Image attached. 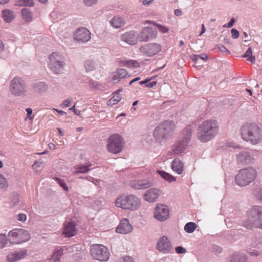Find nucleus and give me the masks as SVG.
<instances>
[{
    "mask_svg": "<svg viewBox=\"0 0 262 262\" xmlns=\"http://www.w3.org/2000/svg\"><path fill=\"white\" fill-rule=\"evenodd\" d=\"M8 241L9 238H7L5 234H0V246L2 248H3L6 246Z\"/></svg>",
    "mask_w": 262,
    "mask_h": 262,
    "instance_id": "41",
    "label": "nucleus"
},
{
    "mask_svg": "<svg viewBox=\"0 0 262 262\" xmlns=\"http://www.w3.org/2000/svg\"><path fill=\"white\" fill-rule=\"evenodd\" d=\"M228 259L229 262H247V257L245 254L235 252L231 254Z\"/></svg>",
    "mask_w": 262,
    "mask_h": 262,
    "instance_id": "26",
    "label": "nucleus"
},
{
    "mask_svg": "<svg viewBox=\"0 0 262 262\" xmlns=\"http://www.w3.org/2000/svg\"><path fill=\"white\" fill-rule=\"evenodd\" d=\"M90 252L94 259L100 261H106L110 256L108 249L101 244H94L91 246Z\"/></svg>",
    "mask_w": 262,
    "mask_h": 262,
    "instance_id": "8",
    "label": "nucleus"
},
{
    "mask_svg": "<svg viewBox=\"0 0 262 262\" xmlns=\"http://www.w3.org/2000/svg\"><path fill=\"white\" fill-rule=\"evenodd\" d=\"M9 242L12 245L20 244L30 239L29 232L23 229L16 228L8 233Z\"/></svg>",
    "mask_w": 262,
    "mask_h": 262,
    "instance_id": "6",
    "label": "nucleus"
},
{
    "mask_svg": "<svg viewBox=\"0 0 262 262\" xmlns=\"http://www.w3.org/2000/svg\"><path fill=\"white\" fill-rule=\"evenodd\" d=\"M130 185L135 189H144L151 186L152 183L146 180H139L132 181Z\"/></svg>",
    "mask_w": 262,
    "mask_h": 262,
    "instance_id": "21",
    "label": "nucleus"
},
{
    "mask_svg": "<svg viewBox=\"0 0 262 262\" xmlns=\"http://www.w3.org/2000/svg\"><path fill=\"white\" fill-rule=\"evenodd\" d=\"M55 180L56 182L65 191L68 190V187L66 185L63 180L60 179L58 178H56Z\"/></svg>",
    "mask_w": 262,
    "mask_h": 262,
    "instance_id": "42",
    "label": "nucleus"
},
{
    "mask_svg": "<svg viewBox=\"0 0 262 262\" xmlns=\"http://www.w3.org/2000/svg\"><path fill=\"white\" fill-rule=\"evenodd\" d=\"M75 225L74 221H70L65 224L62 233L66 237H70L76 234Z\"/></svg>",
    "mask_w": 262,
    "mask_h": 262,
    "instance_id": "23",
    "label": "nucleus"
},
{
    "mask_svg": "<svg viewBox=\"0 0 262 262\" xmlns=\"http://www.w3.org/2000/svg\"><path fill=\"white\" fill-rule=\"evenodd\" d=\"M188 145V144L179 139L171 146V151L168 152V155L170 156L179 155L184 152Z\"/></svg>",
    "mask_w": 262,
    "mask_h": 262,
    "instance_id": "16",
    "label": "nucleus"
},
{
    "mask_svg": "<svg viewBox=\"0 0 262 262\" xmlns=\"http://www.w3.org/2000/svg\"><path fill=\"white\" fill-rule=\"evenodd\" d=\"M133 230L132 226L129 224L127 219H124L120 222L119 225L116 228L117 233L126 234L130 232Z\"/></svg>",
    "mask_w": 262,
    "mask_h": 262,
    "instance_id": "20",
    "label": "nucleus"
},
{
    "mask_svg": "<svg viewBox=\"0 0 262 262\" xmlns=\"http://www.w3.org/2000/svg\"><path fill=\"white\" fill-rule=\"evenodd\" d=\"M64 64V59L62 55L57 52L52 53L50 56L49 66L54 73L58 74L61 72Z\"/></svg>",
    "mask_w": 262,
    "mask_h": 262,
    "instance_id": "9",
    "label": "nucleus"
},
{
    "mask_svg": "<svg viewBox=\"0 0 262 262\" xmlns=\"http://www.w3.org/2000/svg\"><path fill=\"white\" fill-rule=\"evenodd\" d=\"M156 81H152L149 83H147L146 85V86L149 88H151L155 86L156 84Z\"/></svg>",
    "mask_w": 262,
    "mask_h": 262,
    "instance_id": "61",
    "label": "nucleus"
},
{
    "mask_svg": "<svg viewBox=\"0 0 262 262\" xmlns=\"http://www.w3.org/2000/svg\"><path fill=\"white\" fill-rule=\"evenodd\" d=\"M169 211L167 206L164 204H158L155 208L154 217L160 222H163L169 217Z\"/></svg>",
    "mask_w": 262,
    "mask_h": 262,
    "instance_id": "15",
    "label": "nucleus"
},
{
    "mask_svg": "<svg viewBox=\"0 0 262 262\" xmlns=\"http://www.w3.org/2000/svg\"><path fill=\"white\" fill-rule=\"evenodd\" d=\"M243 226L247 229L253 227L262 229V207L253 206L249 212L248 218L243 221Z\"/></svg>",
    "mask_w": 262,
    "mask_h": 262,
    "instance_id": "3",
    "label": "nucleus"
},
{
    "mask_svg": "<svg viewBox=\"0 0 262 262\" xmlns=\"http://www.w3.org/2000/svg\"><path fill=\"white\" fill-rule=\"evenodd\" d=\"M139 41L141 42H148L155 39L157 36V31L156 29L145 27L138 34Z\"/></svg>",
    "mask_w": 262,
    "mask_h": 262,
    "instance_id": "13",
    "label": "nucleus"
},
{
    "mask_svg": "<svg viewBox=\"0 0 262 262\" xmlns=\"http://www.w3.org/2000/svg\"><path fill=\"white\" fill-rule=\"evenodd\" d=\"M197 225L195 223L189 222L184 226L185 231L189 233H192L196 228Z\"/></svg>",
    "mask_w": 262,
    "mask_h": 262,
    "instance_id": "38",
    "label": "nucleus"
},
{
    "mask_svg": "<svg viewBox=\"0 0 262 262\" xmlns=\"http://www.w3.org/2000/svg\"><path fill=\"white\" fill-rule=\"evenodd\" d=\"M255 195L256 198L262 201V188H258L255 191Z\"/></svg>",
    "mask_w": 262,
    "mask_h": 262,
    "instance_id": "50",
    "label": "nucleus"
},
{
    "mask_svg": "<svg viewBox=\"0 0 262 262\" xmlns=\"http://www.w3.org/2000/svg\"><path fill=\"white\" fill-rule=\"evenodd\" d=\"M231 32L232 37L233 38L235 39V38H237L238 37L239 32L237 30H236L235 29H234V28L232 29Z\"/></svg>",
    "mask_w": 262,
    "mask_h": 262,
    "instance_id": "53",
    "label": "nucleus"
},
{
    "mask_svg": "<svg viewBox=\"0 0 262 262\" xmlns=\"http://www.w3.org/2000/svg\"><path fill=\"white\" fill-rule=\"evenodd\" d=\"M124 262H135V261L132 257L126 256L124 257Z\"/></svg>",
    "mask_w": 262,
    "mask_h": 262,
    "instance_id": "58",
    "label": "nucleus"
},
{
    "mask_svg": "<svg viewBox=\"0 0 262 262\" xmlns=\"http://www.w3.org/2000/svg\"><path fill=\"white\" fill-rule=\"evenodd\" d=\"M12 202L14 204H16L19 202V199L18 198L17 194H15L13 196V199H12Z\"/></svg>",
    "mask_w": 262,
    "mask_h": 262,
    "instance_id": "62",
    "label": "nucleus"
},
{
    "mask_svg": "<svg viewBox=\"0 0 262 262\" xmlns=\"http://www.w3.org/2000/svg\"><path fill=\"white\" fill-rule=\"evenodd\" d=\"M121 40L129 45H135L139 40L138 35L134 30L126 32L120 36Z\"/></svg>",
    "mask_w": 262,
    "mask_h": 262,
    "instance_id": "18",
    "label": "nucleus"
},
{
    "mask_svg": "<svg viewBox=\"0 0 262 262\" xmlns=\"http://www.w3.org/2000/svg\"><path fill=\"white\" fill-rule=\"evenodd\" d=\"M175 250L176 252L178 254L185 253L186 252V249L181 246L177 247L175 249Z\"/></svg>",
    "mask_w": 262,
    "mask_h": 262,
    "instance_id": "52",
    "label": "nucleus"
},
{
    "mask_svg": "<svg viewBox=\"0 0 262 262\" xmlns=\"http://www.w3.org/2000/svg\"><path fill=\"white\" fill-rule=\"evenodd\" d=\"M10 89L12 93L16 96L25 95L26 92L25 82L18 77H15L12 80Z\"/></svg>",
    "mask_w": 262,
    "mask_h": 262,
    "instance_id": "12",
    "label": "nucleus"
},
{
    "mask_svg": "<svg viewBox=\"0 0 262 262\" xmlns=\"http://www.w3.org/2000/svg\"><path fill=\"white\" fill-rule=\"evenodd\" d=\"M222 248L216 245L212 246V251L216 254H220L222 252Z\"/></svg>",
    "mask_w": 262,
    "mask_h": 262,
    "instance_id": "46",
    "label": "nucleus"
},
{
    "mask_svg": "<svg viewBox=\"0 0 262 262\" xmlns=\"http://www.w3.org/2000/svg\"><path fill=\"white\" fill-rule=\"evenodd\" d=\"M75 104H74L72 107H70L69 108V110L70 111H73V112L74 113V114L77 115V116H79L80 115V111H78L77 110H76L75 108Z\"/></svg>",
    "mask_w": 262,
    "mask_h": 262,
    "instance_id": "56",
    "label": "nucleus"
},
{
    "mask_svg": "<svg viewBox=\"0 0 262 262\" xmlns=\"http://www.w3.org/2000/svg\"><path fill=\"white\" fill-rule=\"evenodd\" d=\"M156 249L163 254L170 253L173 250L171 244L166 236L160 238L156 245Z\"/></svg>",
    "mask_w": 262,
    "mask_h": 262,
    "instance_id": "14",
    "label": "nucleus"
},
{
    "mask_svg": "<svg viewBox=\"0 0 262 262\" xmlns=\"http://www.w3.org/2000/svg\"><path fill=\"white\" fill-rule=\"evenodd\" d=\"M122 63H124V65L127 66L128 67H135L136 64L137 63V62L136 60H124L122 61Z\"/></svg>",
    "mask_w": 262,
    "mask_h": 262,
    "instance_id": "45",
    "label": "nucleus"
},
{
    "mask_svg": "<svg viewBox=\"0 0 262 262\" xmlns=\"http://www.w3.org/2000/svg\"><path fill=\"white\" fill-rule=\"evenodd\" d=\"M113 97L107 101V104L108 106H113L118 103L121 99V95L117 93H113Z\"/></svg>",
    "mask_w": 262,
    "mask_h": 262,
    "instance_id": "33",
    "label": "nucleus"
},
{
    "mask_svg": "<svg viewBox=\"0 0 262 262\" xmlns=\"http://www.w3.org/2000/svg\"><path fill=\"white\" fill-rule=\"evenodd\" d=\"M69 247L66 246L56 248L52 255L53 260L55 262L59 261L60 257L63 255V252L69 250Z\"/></svg>",
    "mask_w": 262,
    "mask_h": 262,
    "instance_id": "30",
    "label": "nucleus"
},
{
    "mask_svg": "<svg viewBox=\"0 0 262 262\" xmlns=\"http://www.w3.org/2000/svg\"><path fill=\"white\" fill-rule=\"evenodd\" d=\"M217 47L222 52L229 53L228 50L222 45H219L217 46Z\"/></svg>",
    "mask_w": 262,
    "mask_h": 262,
    "instance_id": "54",
    "label": "nucleus"
},
{
    "mask_svg": "<svg viewBox=\"0 0 262 262\" xmlns=\"http://www.w3.org/2000/svg\"><path fill=\"white\" fill-rule=\"evenodd\" d=\"M115 205L123 209L135 210L140 205V200L133 194H122L119 196L115 201Z\"/></svg>",
    "mask_w": 262,
    "mask_h": 262,
    "instance_id": "4",
    "label": "nucleus"
},
{
    "mask_svg": "<svg viewBox=\"0 0 262 262\" xmlns=\"http://www.w3.org/2000/svg\"><path fill=\"white\" fill-rule=\"evenodd\" d=\"M18 5L20 6L31 7L34 5L33 0H19Z\"/></svg>",
    "mask_w": 262,
    "mask_h": 262,
    "instance_id": "40",
    "label": "nucleus"
},
{
    "mask_svg": "<svg viewBox=\"0 0 262 262\" xmlns=\"http://www.w3.org/2000/svg\"><path fill=\"white\" fill-rule=\"evenodd\" d=\"M157 173L159 174V175L165 180L169 182H171L173 181H176V178L172 175L170 174L169 173L160 170H157Z\"/></svg>",
    "mask_w": 262,
    "mask_h": 262,
    "instance_id": "32",
    "label": "nucleus"
},
{
    "mask_svg": "<svg viewBox=\"0 0 262 262\" xmlns=\"http://www.w3.org/2000/svg\"><path fill=\"white\" fill-rule=\"evenodd\" d=\"M234 23L235 19L233 18L231 19L228 24L224 25V27L231 28L233 26Z\"/></svg>",
    "mask_w": 262,
    "mask_h": 262,
    "instance_id": "55",
    "label": "nucleus"
},
{
    "mask_svg": "<svg viewBox=\"0 0 262 262\" xmlns=\"http://www.w3.org/2000/svg\"><path fill=\"white\" fill-rule=\"evenodd\" d=\"M190 57L191 59L195 62H196L199 59V56L195 54L191 55Z\"/></svg>",
    "mask_w": 262,
    "mask_h": 262,
    "instance_id": "60",
    "label": "nucleus"
},
{
    "mask_svg": "<svg viewBox=\"0 0 262 262\" xmlns=\"http://www.w3.org/2000/svg\"><path fill=\"white\" fill-rule=\"evenodd\" d=\"M98 0H83L84 4L87 7H91L96 5Z\"/></svg>",
    "mask_w": 262,
    "mask_h": 262,
    "instance_id": "47",
    "label": "nucleus"
},
{
    "mask_svg": "<svg viewBox=\"0 0 262 262\" xmlns=\"http://www.w3.org/2000/svg\"><path fill=\"white\" fill-rule=\"evenodd\" d=\"M72 101V98H69L63 101V102L61 104V107H69L71 105V102Z\"/></svg>",
    "mask_w": 262,
    "mask_h": 262,
    "instance_id": "48",
    "label": "nucleus"
},
{
    "mask_svg": "<svg viewBox=\"0 0 262 262\" xmlns=\"http://www.w3.org/2000/svg\"><path fill=\"white\" fill-rule=\"evenodd\" d=\"M92 164H89L85 166H78L75 168L77 169L75 172V173H84L87 172L90 170Z\"/></svg>",
    "mask_w": 262,
    "mask_h": 262,
    "instance_id": "37",
    "label": "nucleus"
},
{
    "mask_svg": "<svg viewBox=\"0 0 262 262\" xmlns=\"http://www.w3.org/2000/svg\"><path fill=\"white\" fill-rule=\"evenodd\" d=\"M16 219L19 221L24 222L27 219V216L25 214L20 213L17 215Z\"/></svg>",
    "mask_w": 262,
    "mask_h": 262,
    "instance_id": "51",
    "label": "nucleus"
},
{
    "mask_svg": "<svg viewBox=\"0 0 262 262\" xmlns=\"http://www.w3.org/2000/svg\"><path fill=\"white\" fill-rule=\"evenodd\" d=\"M91 32L84 27L78 29L74 34V39L78 42H86L91 39Z\"/></svg>",
    "mask_w": 262,
    "mask_h": 262,
    "instance_id": "17",
    "label": "nucleus"
},
{
    "mask_svg": "<svg viewBox=\"0 0 262 262\" xmlns=\"http://www.w3.org/2000/svg\"><path fill=\"white\" fill-rule=\"evenodd\" d=\"M243 57H248L247 60L251 63H254L255 61V57L252 55V51L251 47H249L244 54L242 55Z\"/></svg>",
    "mask_w": 262,
    "mask_h": 262,
    "instance_id": "36",
    "label": "nucleus"
},
{
    "mask_svg": "<svg viewBox=\"0 0 262 262\" xmlns=\"http://www.w3.org/2000/svg\"><path fill=\"white\" fill-rule=\"evenodd\" d=\"M173 123L171 121H166L160 124L154 130L153 135L155 140L161 142L166 140L173 128Z\"/></svg>",
    "mask_w": 262,
    "mask_h": 262,
    "instance_id": "7",
    "label": "nucleus"
},
{
    "mask_svg": "<svg viewBox=\"0 0 262 262\" xmlns=\"http://www.w3.org/2000/svg\"><path fill=\"white\" fill-rule=\"evenodd\" d=\"M219 130V125L217 121L214 119L206 120L198 126L197 138L201 142H207L215 137Z\"/></svg>",
    "mask_w": 262,
    "mask_h": 262,
    "instance_id": "1",
    "label": "nucleus"
},
{
    "mask_svg": "<svg viewBox=\"0 0 262 262\" xmlns=\"http://www.w3.org/2000/svg\"><path fill=\"white\" fill-rule=\"evenodd\" d=\"M43 162L42 160L35 161L32 165L33 168L36 171L39 170V168L42 166Z\"/></svg>",
    "mask_w": 262,
    "mask_h": 262,
    "instance_id": "44",
    "label": "nucleus"
},
{
    "mask_svg": "<svg viewBox=\"0 0 262 262\" xmlns=\"http://www.w3.org/2000/svg\"><path fill=\"white\" fill-rule=\"evenodd\" d=\"M171 167V169L178 174H182L184 170V164L179 158L173 160Z\"/></svg>",
    "mask_w": 262,
    "mask_h": 262,
    "instance_id": "27",
    "label": "nucleus"
},
{
    "mask_svg": "<svg viewBox=\"0 0 262 262\" xmlns=\"http://www.w3.org/2000/svg\"><path fill=\"white\" fill-rule=\"evenodd\" d=\"M241 133L243 139L251 144L256 145L262 142V131L256 124L243 125Z\"/></svg>",
    "mask_w": 262,
    "mask_h": 262,
    "instance_id": "2",
    "label": "nucleus"
},
{
    "mask_svg": "<svg viewBox=\"0 0 262 262\" xmlns=\"http://www.w3.org/2000/svg\"><path fill=\"white\" fill-rule=\"evenodd\" d=\"M192 132V126L188 125L183 129V132L179 139L182 140L187 144H189L191 140Z\"/></svg>",
    "mask_w": 262,
    "mask_h": 262,
    "instance_id": "25",
    "label": "nucleus"
},
{
    "mask_svg": "<svg viewBox=\"0 0 262 262\" xmlns=\"http://www.w3.org/2000/svg\"><path fill=\"white\" fill-rule=\"evenodd\" d=\"M21 15L23 19L28 22H30L32 20V14L29 9L27 8H24L21 10Z\"/></svg>",
    "mask_w": 262,
    "mask_h": 262,
    "instance_id": "35",
    "label": "nucleus"
},
{
    "mask_svg": "<svg viewBox=\"0 0 262 262\" xmlns=\"http://www.w3.org/2000/svg\"><path fill=\"white\" fill-rule=\"evenodd\" d=\"M160 195L159 190L155 188H151L145 192L144 194V200L148 202H154Z\"/></svg>",
    "mask_w": 262,
    "mask_h": 262,
    "instance_id": "22",
    "label": "nucleus"
},
{
    "mask_svg": "<svg viewBox=\"0 0 262 262\" xmlns=\"http://www.w3.org/2000/svg\"><path fill=\"white\" fill-rule=\"evenodd\" d=\"M161 45L156 42L148 43L142 46L139 50L143 55L147 57H152L161 51Z\"/></svg>",
    "mask_w": 262,
    "mask_h": 262,
    "instance_id": "11",
    "label": "nucleus"
},
{
    "mask_svg": "<svg viewBox=\"0 0 262 262\" xmlns=\"http://www.w3.org/2000/svg\"><path fill=\"white\" fill-rule=\"evenodd\" d=\"M110 24L113 27L118 29L123 26L125 21L122 17L115 16L110 20Z\"/></svg>",
    "mask_w": 262,
    "mask_h": 262,
    "instance_id": "31",
    "label": "nucleus"
},
{
    "mask_svg": "<svg viewBox=\"0 0 262 262\" xmlns=\"http://www.w3.org/2000/svg\"><path fill=\"white\" fill-rule=\"evenodd\" d=\"M84 67L87 72L92 71L95 69V62L92 60H86L84 63Z\"/></svg>",
    "mask_w": 262,
    "mask_h": 262,
    "instance_id": "39",
    "label": "nucleus"
},
{
    "mask_svg": "<svg viewBox=\"0 0 262 262\" xmlns=\"http://www.w3.org/2000/svg\"><path fill=\"white\" fill-rule=\"evenodd\" d=\"M2 17L7 22H11L14 18L13 12L9 10H4L2 11Z\"/></svg>",
    "mask_w": 262,
    "mask_h": 262,
    "instance_id": "34",
    "label": "nucleus"
},
{
    "mask_svg": "<svg viewBox=\"0 0 262 262\" xmlns=\"http://www.w3.org/2000/svg\"><path fill=\"white\" fill-rule=\"evenodd\" d=\"M153 1L154 0H143L142 3L144 5H148Z\"/></svg>",
    "mask_w": 262,
    "mask_h": 262,
    "instance_id": "64",
    "label": "nucleus"
},
{
    "mask_svg": "<svg viewBox=\"0 0 262 262\" xmlns=\"http://www.w3.org/2000/svg\"><path fill=\"white\" fill-rule=\"evenodd\" d=\"M252 158L248 151H241L237 155V160L241 163H248Z\"/></svg>",
    "mask_w": 262,
    "mask_h": 262,
    "instance_id": "29",
    "label": "nucleus"
},
{
    "mask_svg": "<svg viewBox=\"0 0 262 262\" xmlns=\"http://www.w3.org/2000/svg\"><path fill=\"white\" fill-rule=\"evenodd\" d=\"M34 91L38 93H42L48 90V86L46 83L43 81H39L34 83L32 85Z\"/></svg>",
    "mask_w": 262,
    "mask_h": 262,
    "instance_id": "28",
    "label": "nucleus"
},
{
    "mask_svg": "<svg viewBox=\"0 0 262 262\" xmlns=\"http://www.w3.org/2000/svg\"><path fill=\"white\" fill-rule=\"evenodd\" d=\"M8 185V184L6 179L0 174V188H7Z\"/></svg>",
    "mask_w": 262,
    "mask_h": 262,
    "instance_id": "43",
    "label": "nucleus"
},
{
    "mask_svg": "<svg viewBox=\"0 0 262 262\" xmlns=\"http://www.w3.org/2000/svg\"><path fill=\"white\" fill-rule=\"evenodd\" d=\"M128 76H129L125 69L119 68L113 73V80L114 83H117Z\"/></svg>",
    "mask_w": 262,
    "mask_h": 262,
    "instance_id": "24",
    "label": "nucleus"
},
{
    "mask_svg": "<svg viewBox=\"0 0 262 262\" xmlns=\"http://www.w3.org/2000/svg\"><path fill=\"white\" fill-rule=\"evenodd\" d=\"M197 55L199 56V59H201L204 61H207L208 59L207 55L205 53Z\"/></svg>",
    "mask_w": 262,
    "mask_h": 262,
    "instance_id": "57",
    "label": "nucleus"
},
{
    "mask_svg": "<svg viewBox=\"0 0 262 262\" xmlns=\"http://www.w3.org/2000/svg\"><path fill=\"white\" fill-rule=\"evenodd\" d=\"M26 112L27 113V116L28 117H29L30 119H32L33 118V117H30L31 115L32 114V110L31 108H27L26 109Z\"/></svg>",
    "mask_w": 262,
    "mask_h": 262,
    "instance_id": "59",
    "label": "nucleus"
},
{
    "mask_svg": "<svg viewBox=\"0 0 262 262\" xmlns=\"http://www.w3.org/2000/svg\"><path fill=\"white\" fill-rule=\"evenodd\" d=\"M107 149L114 154L121 152L123 148V139L118 134H114L107 140Z\"/></svg>",
    "mask_w": 262,
    "mask_h": 262,
    "instance_id": "10",
    "label": "nucleus"
},
{
    "mask_svg": "<svg viewBox=\"0 0 262 262\" xmlns=\"http://www.w3.org/2000/svg\"><path fill=\"white\" fill-rule=\"evenodd\" d=\"M174 14L176 16H181L182 15V12L180 9H176L174 10Z\"/></svg>",
    "mask_w": 262,
    "mask_h": 262,
    "instance_id": "63",
    "label": "nucleus"
},
{
    "mask_svg": "<svg viewBox=\"0 0 262 262\" xmlns=\"http://www.w3.org/2000/svg\"><path fill=\"white\" fill-rule=\"evenodd\" d=\"M27 255L28 250L26 249H23L9 253L7 255V260L9 262H16L24 258Z\"/></svg>",
    "mask_w": 262,
    "mask_h": 262,
    "instance_id": "19",
    "label": "nucleus"
},
{
    "mask_svg": "<svg viewBox=\"0 0 262 262\" xmlns=\"http://www.w3.org/2000/svg\"><path fill=\"white\" fill-rule=\"evenodd\" d=\"M156 26L158 28L159 31H160L161 33H165L168 31L169 29L165 26L159 25V24H156Z\"/></svg>",
    "mask_w": 262,
    "mask_h": 262,
    "instance_id": "49",
    "label": "nucleus"
},
{
    "mask_svg": "<svg viewBox=\"0 0 262 262\" xmlns=\"http://www.w3.org/2000/svg\"><path fill=\"white\" fill-rule=\"evenodd\" d=\"M256 176V172L252 167L241 169L235 177L236 183L240 186H245L253 182Z\"/></svg>",
    "mask_w": 262,
    "mask_h": 262,
    "instance_id": "5",
    "label": "nucleus"
}]
</instances>
